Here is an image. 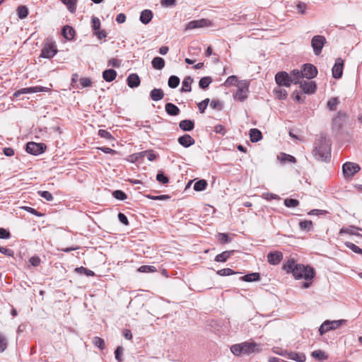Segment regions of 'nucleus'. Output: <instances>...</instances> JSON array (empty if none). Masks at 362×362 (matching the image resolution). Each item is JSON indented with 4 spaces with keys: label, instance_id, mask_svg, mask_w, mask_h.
Instances as JSON below:
<instances>
[{
    "label": "nucleus",
    "instance_id": "obj_4",
    "mask_svg": "<svg viewBox=\"0 0 362 362\" xmlns=\"http://www.w3.org/2000/svg\"><path fill=\"white\" fill-rule=\"evenodd\" d=\"M57 53V45L55 42L49 38L45 40L41 51L40 57L51 59Z\"/></svg>",
    "mask_w": 362,
    "mask_h": 362
},
{
    "label": "nucleus",
    "instance_id": "obj_19",
    "mask_svg": "<svg viewBox=\"0 0 362 362\" xmlns=\"http://www.w3.org/2000/svg\"><path fill=\"white\" fill-rule=\"evenodd\" d=\"M179 127L182 131L189 132L194 128V122L191 119H184L180 122Z\"/></svg>",
    "mask_w": 362,
    "mask_h": 362
},
{
    "label": "nucleus",
    "instance_id": "obj_24",
    "mask_svg": "<svg viewBox=\"0 0 362 362\" xmlns=\"http://www.w3.org/2000/svg\"><path fill=\"white\" fill-rule=\"evenodd\" d=\"M164 93L161 88H153L150 93V98L153 101H158L163 98Z\"/></svg>",
    "mask_w": 362,
    "mask_h": 362
},
{
    "label": "nucleus",
    "instance_id": "obj_60",
    "mask_svg": "<svg viewBox=\"0 0 362 362\" xmlns=\"http://www.w3.org/2000/svg\"><path fill=\"white\" fill-rule=\"evenodd\" d=\"M108 66L119 68L121 66V61L115 58H111L108 61Z\"/></svg>",
    "mask_w": 362,
    "mask_h": 362
},
{
    "label": "nucleus",
    "instance_id": "obj_11",
    "mask_svg": "<svg viewBox=\"0 0 362 362\" xmlns=\"http://www.w3.org/2000/svg\"><path fill=\"white\" fill-rule=\"evenodd\" d=\"M210 25L211 22L209 20L202 18L199 20H194L189 22L185 27V30H193L196 28L207 27L209 26Z\"/></svg>",
    "mask_w": 362,
    "mask_h": 362
},
{
    "label": "nucleus",
    "instance_id": "obj_51",
    "mask_svg": "<svg viewBox=\"0 0 362 362\" xmlns=\"http://www.w3.org/2000/svg\"><path fill=\"white\" fill-rule=\"evenodd\" d=\"M98 134L100 137L104 138V139H107V140L114 139V138L112 136V134L109 132L105 130V129H99Z\"/></svg>",
    "mask_w": 362,
    "mask_h": 362
},
{
    "label": "nucleus",
    "instance_id": "obj_50",
    "mask_svg": "<svg viewBox=\"0 0 362 362\" xmlns=\"http://www.w3.org/2000/svg\"><path fill=\"white\" fill-rule=\"evenodd\" d=\"M93 343L95 346L100 348V349H103L105 348L104 340L98 337H93Z\"/></svg>",
    "mask_w": 362,
    "mask_h": 362
},
{
    "label": "nucleus",
    "instance_id": "obj_1",
    "mask_svg": "<svg viewBox=\"0 0 362 362\" xmlns=\"http://www.w3.org/2000/svg\"><path fill=\"white\" fill-rule=\"evenodd\" d=\"M282 269L288 274H292L296 279H305L311 281L315 275L314 269L302 264H297L293 259H288L282 265Z\"/></svg>",
    "mask_w": 362,
    "mask_h": 362
},
{
    "label": "nucleus",
    "instance_id": "obj_12",
    "mask_svg": "<svg viewBox=\"0 0 362 362\" xmlns=\"http://www.w3.org/2000/svg\"><path fill=\"white\" fill-rule=\"evenodd\" d=\"M303 78L311 79L315 78L317 74V68L311 64H305L301 70Z\"/></svg>",
    "mask_w": 362,
    "mask_h": 362
},
{
    "label": "nucleus",
    "instance_id": "obj_35",
    "mask_svg": "<svg viewBox=\"0 0 362 362\" xmlns=\"http://www.w3.org/2000/svg\"><path fill=\"white\" fill-rule=\"evenodd\" d=\"M299 226L301 230L306 231H310L313 228V222L310 220L300 221Z\"/></svg>",
    "mask_w": 362,
    "mask_h": 362
},
{
    "label": "nucleus",
    "instance_id": "obj_39",
    "mask_svg": "<svg viewBox=\"0 0 362 362\" xmlns=\"http://www.w3.org/2000/svg\"><path fill=\"white\" fill-rule=\"evenodd\" d=\"M312 356H313L315 358H317L320 361H324L327 358V356L322 350L314 351L313 352H312Z\"/></svg>",
    "mask_w": 362,
    "mask_h": 362
},
{
    "label": "nucleus",
    "instance_id": "obj_33",
    "mask_svg": "<svg viewBox=\"0 0 362 362\" xmlns=\"http://www.w3.org/2000/svg\"><path fill=\"white\" fill-rule=\"evenodd\" d=\"M208 183L205 180H199L194 185V189L197 192H201L206 189Z\"/></svg>",
    "mask_w": 362,
    "mask_h": 362
},
{
    "label": "nucleus",
    "instance_id": "obj_27",
    "mask_svg": "<svg viewBox=\"0 0 362 362\" xmlns=\"http://www.w3.org/2000/svg\"><path fill=\"white\" fill-rule=\"evenodd\" d=\"M152 66L157 70H161L165 66V60L160 57H156L153 59L152 62Z\"/></svg>",
    "mask_w": 362,
    "mask_h": 362
},
{
    "label": "nucleus",
    "instance_id": "obj_16",
    "mask_svg": "<svg viewBox=\"0 0 362 362\" xmlns=\"http://www.w3.org/2000/svg\"><path fill=\"white\" fill-rule=\"evenodd\" d=\"M177 141L185 148H188L190 146L194 145L195 143L194 139L189 134H184L183 136L179 137Z\"/></svg>",
    "mask_w": 362,
    "mask_h": 362
},
{
    "label": "nucleus",
    "instance_id": "obj_36",
    "mask_svg": "<svg viewBox=\"0 0 362 362\" xmlns=\"http://www.w3.org/2000/svg\"><path fill=\"white\" fill-rule=\"evenodd\" d=\"M212 78L210 76H204L199 81V86L202 89H206L211 83Z\"/></svg>",
    "mask_w": 362,
    "mask_h": 362
},
{
    "label": "nucleus",
    "instance_id": "obj_41",
    "mask_svg": "<svg viewBox=\"0 0 362 362\" xmlns=\"http://www.w3.org/2000/svg\"><path fill=\"white\" fill-rule=\"evenodd\" d=\"M329 330H332L331 326L329 324V320H326L320 327L319 332L320 335H323Z\"/></svg>",
    "mask_w": 362,
    "mask_h": 362
},
{
    "label": "nucleus",
    "instance_id": "obj_6",
    "mask_svg": "<svg viewBox=\"0 0 362 362\" xmlns=\"http://www.w3.org/2000/svg\"><path fill=\"white\" fill-rule=\"evenodd\" d=\"M47 146L43 143L28 142L26 145V151L32 155L37 156L45 152Z\"/></svg>",
    "mask_w": 362,
    "mask_h": 362
},
{
    "label": "nucleus",
    "instance_id": "obj_18",
    "mask_svg": "<svg viewBox=\"0 0 362 362\" xmlns=\"http://www.w3.org/2000/svg\"><path fill=\"white\" fill-rule=\"evenodd\" d=\"M291 83L295 84H299L301 82V79L303 78L301 70L294 69L291 71L289 75Z\"/></svg>",
    "mask_w": 362,
    "mask_h": 362
},
{
    "label": "nucleus",
    "instance_id": "obj_29",
    "mask_svg": "<svg viewBox=\"0 0 362 362\" xmlns=\"http://www.w3.org/2000/svg\"><path fill=\"white\" fill-rule=\"evenodd\" d=\"M240 279L242 281H246V282L257 281L260 279V275L259 273H257V272L250 273V274H248L241 276Z\"/></svg>",
    "mask_w": 362,
    "mask_h": 362
},
{
    "label": "nucleus",
    "instance_id": "obj_7",
    "mask_svg": "<svg viewBox=\"0 0 362 362\" xmlns=\"http://www.w3.org/2000/svg\"><path fill=\"white\" fill-rule=\"evenodd\" d=\"M361 170L358 164L346 162L342 165V171L345 177H351Z\"/></svg>",
    "mask_w": 362,
    "mask_h": 362
},
{
    "label": "nucleus",
    "instance_id": "obj_20",
    "mask_svg": "<svg viewBox=\"0 0 362 362\" xmlns=\"http://www.w3.org/2000/svg\"><path fill=\"white\" fill-rule=\"evenodd\" d=\"M165 110L168 115L170 116H177L179 115L180 109L173 103H168L165 105Z\"/></svg>",
    "mask_w": 362,
    "mask_h": 362
},
{
    "label": "nucleus",
    "instance_id": "obj_32",
    "mask_svg": "<svg viewBox=\"0 0 362 362\" xmlns=\"http://www.w3.org/2000/svg\"><path fill=\"white\" fill-rule=\"evenodd\" d=\"M274 93L276 98L279 100H284L287 97V91L285 89L281 88V86L275 88L274 89Z\"/></svg>",
    "mask_w": 362,
    "mask_h": 362
},
{
    "label": "nucleus",
    "instance_id": "obj_38",
    "mask_svg": "<svg viewBox=\"0 0 362 362\" xmlns=\"http://www.w3.org/2000/svg\"><path fill=\"white\" fill-rule=\"evenodd\" d=\"M180 78L177 76H171L168 78V84L171 88H177L180 84Z\"/></svg>",
    "mask_w": 362,
    "mask_h": 362
},
{
    "label": "nucleus",
    "instance_id": "obj_30",
    "mask_svg": "<svg viewBox=\"0 0 362 362\" xmlns=\"http://www.w3.org/2000/svg\"><path fill=\"white\" fill-rule=\"evenodd\" d=\"M288 358L289 359L298 361V362H304L305 361V356L301 353H297L295 351H291L288 354Z\"/></svg>",
    "mask_w": 362,
    "mask_h": 362
},
{
    "label": "nucleus",
    "instance_id": "obj_21",
    "mask_svg": "<svg viewBox=\"0 0 362 362\" xmlns=\"http://www.w3.org/2000/svg\"><path fill=\"white\" fill-rule=\"evenodd\" d=\"M117 72L112 69H106L103 72V78L107 82H111L115 79Z\"/></svg>",
    "mask_w": 362,
    "mask_h": 362
},
{
    "label": "nucleus",
    "instance_id": "obj_15",
    "mask_svg": "<svg viewBox=\"0 0 362 362\" xmlns=\"http://www.w3.org/2000/svg\"><path fill=\"white\" fill-rule=\"evenodd\" d=\"M299 84L303 90L308 94L314 93L317 88L316 83L314 81H301Z\"/></svg>",
    "mask_w": 362,
    "mask_h": 362
},
{
    "label": "nucleus",
    "instance_id": "obj_44",
    "mask_svg": "<svg viewBox=\"0 0 362 362\" xmlns=\"http://www.w3.org/2000/svg\"><path fill=\"white\" fill-rule=\"evenodd\" d=\"M210 100L209 98H206L202 102L197 103V107L199 108L200 113H204L205 110L206 109L208 105L209 104Z\"/></svg>",
    "mask_w": 362,
    "mask_h": 362
},
{
    "label": "nucleus",
    "instance_id": "obj_52",
    "mask_svg": "<svg viewBox=\"0 0 362 362\" xmlns=\"http://www.w3.org/2000/svg\"><path fill=\"white\" fill-rule=\"evenodd\" d=\"M113 197L119 200H124L127 199V194L122 190H115L112 193Z\"/></svg>",
    "mask_w": 362,
    "mask_h": 362
},
{
    "label": "nucleus",
    "instance_id": "obj_2",
    "mask_svg": "<svg viewBox=\"0 0 362 362\" xmlns=\"http://www.w3.org/2000/svg\"><path fill=\"white\" fill-rule=\"evenodd\" d=\"M312 153L318 161L329 162L331 158V142L325 134H321L317 136Z\"/></svg>",
    "mask_w": 362,
    "mask_h": 362
},
{
    "label": "nucleus",
    "instance_id": "obj_34",
    "mask_svg": "<svg viewBox=\"0 0 362 362\" xmlns=\"http://www.w3.org/2000/svg\"><path fill=\"white\" fill-rule=\"evenodd\" d=\"M64 4L67 6L69 11L74 13L76 9V4L78 0H60Z\"/></svg>",
    "mask_w": 362,
    "mask_h": 362
},
{
    "label": "nucleus",
    "instance_id": "obj_17",
    "mask_svg": "<svg viewBox=\"0 0 362 362\" xmlns=\"http://www.w3.org/2000/svg\"><path fill=\"white\" fill-rule=\"evenodd\" d=\"M127 85L131 88H137L141 83L140 78L136 74H131L127 78Z\"/></svg>",
    "mask_w": 362,
    "mask_h": 362
},
{
    "label": "nucleus",
    "instance_id": "obj_43",
    "mask_svg": "<svg viewBox=\"0 0 362 362\" xmlns=\"http://www.w3.org/2000/svg\"><path fill=\"white\" fill-rule=\"evenodd\" d=\"M156 180L162 184H168L169 182L168 177L165 175L163 171H158L156 175Z\"/></svg>",
    "mask_w": 362,
    "mask_h": 362
},
{
    "label": "nucleus",
    "instance_id": "obj_23",
    "mask_svg": "<svg viewBox=\"0 0 362 362\" xmlns=\"http://www.w3.org/2000/svg\"><path fill=\"white\" fill-rule=\"evenodd\" d=\"M356 230H362V228L354 226H351L349 228L343 227L340 229L339 234L346 233L360 236V234L357 233Z\"/></svg>",
    "mask_w": 362,
    "mask_h": 362
},
{
    "label": "nucleus",
    "instance_id": "obj_26",
    "mask_svg": "<svg viewBox=\"0 0 362 362\" xmlns=\"http://www.w3.org/2000/svg\"><path fill=\"white\" fill-rule=\"evenodd\" d=\"M62 35L64 38L71 40L75 35V30L71 26L66 25L62 29Z\"/></svg>",
    "mask_w": 362,
    "mask_h": 362
},
{
    "label": "nucleus",
    "instance_id": "obj_59",
    "mask_svg": "<svg viewBox=\"0 0 362 362\" xmlns=\"http://www.w3.org/2000/svg\"><path fill=\"white\" fill-rule=\"evenodd\" d=\"M82 88L90 87L92 82L89 78L83 77L80 79Z\"/></svg>",
    "mask_w": 362,
    "mask_h": 362
},
{
    "label": "nucleus",
    "instance_id": "obj_10",
    "mask_svg": "<svg viewBox=\"0 0 362 362\" xmlns=\"http://www.w3.org/2000/svg\"><path fill=\"white\" fill-rule=\"evenodd\" d=\"M46 88L41 86H35V87H29V88H23L20 90H16L13 95V98H18L23 94H30L35 93L38 92H42L46 90Z\"/></svg>",
    "mask_w": 362,
    "mask_h": 362
},
{
    "label": "nucleus",
    "instance_id": "obj_42",
    "mask_svg": "<svg viewBox=\"0 0 362 362\" xmlns=\"http://www.w3.org/2000/svg\"><path fill=\"white\" fill-rule=\"evenodd\" d=\"M338 104L339 100L336 97L332 98L327 101V107L330 110L332 111L336 110Z\"/></svg>",
    "mask_w": 362,
    "mask_h": 362
},
{
    "label": "nucleus",
    "instance_id": "obj_9",
    "mask_svg": "<svg viewBox=\"0 0 362 362\" xmlns=\"http://www.w3.org/2000/svg\"><path fill=\"white\" fill-rule=\"evenodd\" d=\"M275 81L279 86L289 87L291 83L289 74L286 71L278 72L275 76Z\"/></svg>",
    "mask_w": 362,
    "mask_h": 362
},
{
    "label": "nucleus",
    "instance_id": "obj_40",
    "mask_svg": "<svg viewBox=\"0 0 362 362\" xmlns=\"http://www.w3.org/2000/svg\"><path fill=\"white\" fill-rule=\"evenodd\" d=\"M76 272L80 274H84L88 276H93L95 275V273L93 271L90 270L86 267H80L76 268Z\"/></svg>",
    "mask_w": 362,
    "mask_h": 362
},
{
    "label": "nucleus",
    "instance_id": "obj_25",
    "mask_svg": "<svg viewBox=\"0 0 362 362\" xmlns=\"http://www.w3.org/2000/svg\"><path fill=\"white\" fill-rule=\"evenodd\" d=\"M250 138L252 142H257L262 139V132L257 129H251L250 130Z\"/></svg>",
    "mask_w": 362,
    "mask_h": 362
},
{
    "label": "nucleus",
    "instance_id": "obj_46",
    "mask_svg": "<svg viewBox=\"0 0 362 362\" xmlns=\"http://www.w3.org/2000/svg\"><path fill=\"white\" fill-rule=\"evenodd\" d=\"M210 103V107L212 109L221 110L223 109V103L219 100H212Z\"/></svg>",
    "mask_w": 362,
    "mask_h": 362
},
{
    "label": "nucleus",
    "instance_id": "obj_45",
    "mask_svg": "<svg viewBox=\"0 0 362 362\" xmlns=\"http://www.w3.org/2000/svg\"><path fill=\"white\" fill-rule=\"evenodd\" d=\"M138 271L142 273L154 272L156 271V268L151 265H143L138 269Z\"/></svg>",
    "mask_w": 362,
    "mask_h": 362
},
{
    "label": "nucleus",
    "instance_id": "obj_13",
    "mask_svg": "<svg viewBox=\"0 0 362 362\" xmlns=\"http://www.w3.org/2000/svg\"><path fill=\"white\" fill-rule=\"evenodd\" d=\"M344 61L341 58H337L332 67V76L334 78H340L343 74Z\"/></svg>",
    "mask_w": 362,
    "mask_h": 362
},
{
    "label": "nucleus",
    "instance_id": "obj_31",
    "mask_svg": "<svg viewBox=\"0 0 362 362\" xmlns=\"http://www.w3.org/2000/svg\"><path fill=\"white\" fill-rule=\"evenodd\" d=\"M233 253V251H224L215 257L216 262H225L230 257V256Z\"/></svg>",
    "mask_w": 362,
    "mask_h": 362
},
{
    "label": "nucleus",
    "instance_id": "obj_28",
    "mask_svg": "<svg viewBox=\"0 0 362 362\" xmlns=\"http://www.w3.org/2000/svg\"><path fill=\"white\" fill-rule=\"evenodd\" d=\"M193 79L191 76H186L182 81V86L180 89L181 92H190L192 90L191 84Z\"/></svg>",
    "mask_w": 362,
    "mask_h": 362
},
{
    "label": "nucleus",
    "instance_id": "obj_54",
    "mask_svg": "<svg viewBox=\"0 0 362 362\" xmlns=\"http://www.w3.org/2000/svg\"><path fill=\"white\" fill-rule=\"evenodd\" d=\"M217 274L220 276H230L235 274V272L230 268H225L220 269L217 272Z\"/></svg>",
    "mask_w": 362,
    "mask_h": 362
},
{
    "label": "nucleus",
    "instance_id": "obj_37",
    "mask_svg": "<svg viewBox=\"0 0 362 362\" xmlns=\"http://www.w3.org/2000/svg\"><path fill=\"white\" fill-rule=\"evenodd\" d=\"M17 15L19 18L24 19L28 15V9L25 6H20L17 8Z\"/></svg>",
    "mask_w": 362,
    "mask_h": 362
},
{
    "label": "nucleus",
    "instance_id": "obj_61",
    "mask_svg": "<svg viewBox=\"0 0 362 362\" xmlns=\"http://www.w3.org/2000/svg\"><path fill=\"white\" fill-rule=\"evenodd\" d=\"M0 252L8 257H13L14 255V252L13 250L2 246H0Z\"/></svg>",
    "mask_w": 362,
    "mask_h": 362
},
{
    "label": "nucleus",
    "instance_id": "obj_5",
    "mask_svg": "<svg viewBox=\"0 0 362 362\" xmlns=\"http://www.w3.org/2000/svg\"><path fill=\"white\" fill-rule=\"evenodd\" d=\"M237 90L234 93V99L243 102L247 98L249 82L246 80L240 81L237 84Z\"/></svg>",
    "mask_w": 362,
    "mask_h": 362
},
{
    "label": "nucleus",
    "instance_id": "obj_53",
    "mask_svg": "<svg viewBox=\"0 0 362 362\" xmlns=\"http://www.w3.org/2000/svg\"><path fill=\"white\" fill-rule=\"evenodd\" d=\"M92 28L95 32L100 28V21L98 17L93 16L92 18Z\"/></svg>",
    "mask_w": 362,
    "mask_h": 362
},
{
    "label": "nucleus",
    "instance_id": "obj_58",
    "mask_svg": "<svg viewBox=\"0 0 362 362\" xmlns=\"http://www.w3.org/2000/svg\"><path fill=\"white\" fill-rule=\"evenodd\" d=\"M160 4L163 7H173L177 4L176 0H161Z\"/></svg>",
    "mask_w": 362,
    "mask_h": 362
},
{
    "label": "nucleus",
    "instance_id": "obj_56",
    "mask_svg": "<svg viewBox=\"0 0 362 362\" xmlns=\"http://www.w3.org/2000/svg\"><path fill=\"white\" fill-rule=\"evenodd\" d=\"M7 348V340L6 337L0 333V352H3Z\"/></svg>",
    "mask_w": 362,
    "mask_h": 362
},
{
    "label": "nucleus",
    "instance_id": "obj_3",
    "mask_svg": "<svg viewBox=\"0 0 362 362\" xmlns=\"http://www.w3.org/2000/svg\"><path fill=\"white\" fill-rule=\"evenodd\" d=\"M231 352L235 356L249 355L259 353L261 351L260 344L252 341H245L231 346Z\"/></svg>",
    "mask_w": 362,
    "mask_h": 362
},
{
    "label": "nucleus",
    "instance_id": "obj_62",
    "mask_svg": "<svg viewBox=\"0 0 362 362\" xmlns=\"http://www.w3.org/2000/svg\"><path fill=\"white\" fill-rule=\"evenodd\" d=\"M11 237V233L8 230L5 228H0V238L1 239H8Z\"/></svg>",
    "mask_w": 362,
    "mask_h": 362
},
{
    "label": "nucleus",
    "instance_id": "obj_22",
    "mask_svg": "<svg viewBox=\"0 0 362 362\" xmlns=\"http://www.w3.org/2000/svg\"><path fill=\"white\" fill-rule=\"evenodd\" d=\"M153 18V13L151 10L145 9L141 11L140 15V21L144 24H148Z\"/></svg>",
    "mask_w": 362,
    "mask_h": 362
},
{
    "label": "nucleus",
    "instance_id": "obj_57",
    "mask_svg": "<svg viewBox=\"0 0 362 362\" xmlns=\"http://www.w3.org/2000/svg\"><path fill=\"white\" fill-rule=\"evenodd\" d=\"M146 197L148 199H152V200H166V199H170V196L165 195V194L158 195V196H153V195H151V194H147V195H146Z\"/></svg>",
    "mask_w": 362,
    "mask_h": 362
},
{
    "label": "nucleus",
    "instance_id": "obj_55",
    "mask_svg": "<svg viewBox=\"0 0 362 362\" xmlns=\"http://www.w3.org/2000/svg\"><path fill=\"white\" fill-rule=\"evenodd\" d=\"M38 194L41 197L46 199L47 201H52L53 200L52 194L48 191H39Z\"/></svg>",
    "mask_w": 362,
    "mask_h": 362
},
{
    "label": "nucleus",
    "instance_id": "obj_49",
    "mask_svg": "<svg viewBox=\"0 0 362 362\" xmlns=\"http://www.w3.org/2000/svg\"><path fill=\"white\" fill-rule=\"evenodd\" d=\"M281 161L284 163L289 162V163H296V160L295 157H293L291 155L286 154L285 153H282L281 154Z\"/></svg>",
    "mask_w": 362,
    "mask_h": 362
},
{
    "label": "nucleus",
    "instance_id": "obj_14",
    "mask_svg": "<svg viewBox=\"0 0 362 362\" xmlns=\"http://www.w3.org/2000/svg\"><path fill=\"white\" fill-rule=\"evenodd\" d=\"M267 261L272 265H277L283 259V253L280 251L270 252L268 253Z\"/></svg>",
    "mask_w": 362,
    "mask_h": 362
},
{
    "label": "nucleus",
    "instance_id": "obj_64",
    "mask_svg": "<svg viewBox=\"0 0 362 362\" xmlns=\"http://www.w3.org/2000/svg\"><path fill=\"white\" fill-rule=\"evenodd\" d=\"M118 219L124 225H125V226H128L129 225L128 218H127V217L126 216V215L124 214L119 212L118 214Z\"/></svg>",
    "mask_w": 362,
    "mask_h": 362
},
{
    "label": "nucleus",
    "instance_id": "obj_48",
    "mask_svg": "<svg viewBox=\"0 0 362 362\" xmlns=\"http://www.w3.org/2000/svg\"><path fill=\"white\" fill-rule=\"evenodd\" d=\"M346 320H333V321L329 320V324L331 326L332 329H336L338 327H339L340 326H341L343 324L346 323Z\"/></svg>",
    "mask_w": 362,
    "mask_h": 362
},
{
    "label": "nucleus",
    "instance_id": "obj_47",
    "mask_svg": "<svg viewBox=\"0 0 362 362\" xmlns=\"http://www.w3.org/2000/svg\"><path fill=\"white\" fill-rule=\"evenodd\" d=\"M299 202L295 199H286L284 200V205L288 208H293L298 206Z\"/></svg>",
    "mask_w": 362,
    "mask_h": 362
},
{
    "label": "nucleus",
    "instance_id": "obj_8",
    "mask_svg": "<svg viewBox=\"0 0 362 362\" xmlns=\"http://www.w3.org/2000/svg\"><path fill=\"white\" fill-rule=\"evenodd\" d=\"M326 43V38L322 35H315L311 40V46L315 55H319Z\"/></svg>",
    "mask_w": 362,
    "mask_h": 362
},
{
    "label": "nucleus",
    "instance_id": "obj_63",
    "mask_svg": "<svg viewBox=\"0 0 362 362\" xmlns=\"http://www.w3.org/2000/svg\"><path fill=\"white\" fill-rule=\"evenodd\" d=\"M40 258L38 256H33L30 258L29 262L34 267H37L40 264Z\"/></svg>",
    "mask_w": 362,
    "mask_h": 362
}]
</instances>
